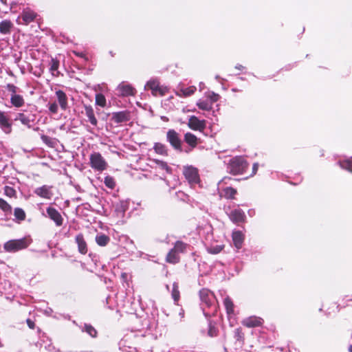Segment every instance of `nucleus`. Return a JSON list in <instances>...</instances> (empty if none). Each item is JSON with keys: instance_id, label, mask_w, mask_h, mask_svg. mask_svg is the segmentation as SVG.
Here are the masks:
<instances>
[{"instance_id": "nucleus-32", "label": "nucleus", "mask_w": 352, "mask_h": 352, "mask_svg": "<svg viewBox=\"0 0 352 352\" xmlns=\"http://www.w3.org/2000/svg\"><path fill=\"white\" fill-rule=\"evenodd\" d=\"M59 67V62L52 58L50 61V70L53 76H58L59 74V72L58 71Z\"/></svg>"}, {"instance_id": "nucleus-59", "label": "nucleus", "mask_w": 352, "mask_h": 352, "mask_svg": "<svg viewBox=\"0 0 352 352\" xmlns=\"http://www.w3.org/2000/svg\"><path fill=\"white\" fill-rule=\"evenodd\" d=\"M248 213H250V214H252V212L248 211Z\"/></svg>"}, {"instance_id": "nucleus-26", "label": "nucleus", "mask_w": 352, "mask_h": 352, "mask_svg": "<svg viewBox=\"0 0 352 352\" xmlns=\"http://www.w3.org/2000/svg\"><path fill=\"white\" fill-rule=\"evenodd\" d=\"M82 332H86L91 338H96L97 336V331L94 327L89 324H84L83 326H80Z\"/></svg>"}, {"instance_id": "nucleus-30", "label": "nucleus", "mask_w": 352, "mask_h": 352, "mask_svg": "<svg viewBox=\"0 0 352 352\" xmlns=\"http://www.w3.org/2000/svg\"><path fill=\"white\" fill-rule=\"evenodd\" d=\"M109 241H110L109 237L104 234H98L96 236V241L97 244L100 246L107 245L108 244V243L109 242Z\"/></svg>"}, {"instance_id": "nucleus-1", "label": "nucleus", "mask_w": 352, "mask_h": 352, "mask_svg": "<svg viewBox=\"0 0 352 352\" xmlns=\"http://www.w3.org/2000/svg\"><path fill=\"white\" fill-rule=\"evenodd\" d=\"M201 308L206 318H210L217 311V300L214 294L209 289L204 288L199 291Z\"/></svg>"}, {"instance_id": "nucleus-2", "label": "nucleus", "mask_w": 352, "mask_h": 352, "mask_svg": "<svg viewBox=\"0 0 352 352\" xmlns=\"http://www.w3.org/2000/svg\"><path fill=\"white\" fill-rule=\"evenodd\" d=\"M188 247V244L182 241H177L166 255V262L171 264L178 263L180 261V254L186 253Z\"/></svg>"}, {"instance_id": "nucleus-35", "label": "nucleus", "mask_w": 352, "mask_h": 352, "mask_svg": "<svg viewBox=\"0 0 352 352\" xmlns=\"http://www.w3.org/2000/svg\"><path fill=\"white\" fill-rule=\"evenodd\" d=\"M153 162L158 168L165 170L166 173H170L171 168L168 166L166 162L159 160H154Z\"/></svg>"}, {"instance_id": "nucleus-21", "label": "nucleus", "mask_w": 352, "mask_h": 352, "mask_svg": "<svg viewBox=\"0 0 352 352\" xmlns=\"http://www.w3.org/2000/svg\"><path fill=\"white\" fill-rule=\"evenodd\" d=\"M35 17L36 14L33 11L26 10L22 13L21 17H19V19H21L25 24H28L32 22Z\"/></svg>"}, {"instance_id": "nucleus-28", "label": "nucleus", "mask_w": 352, "mask_h": 352, "mask_svg": "<svg viewBox=\"0 0 352 352\" xmlns=\"http://www.w3.org/2000/svg\"><path fill=\"white\" fill-rule=\"evenodd\" d=\"M12 28V23L10 21L5 20L0 23V32L3 34L10 33Z\"/></svg>"}, {"instance_id": "nucleus-37", "label": "nucleus", "mask_w": 352, "mask_h": 352, "mask_svg": "<svg viewBox=\"0 0 352 352\" xmlns=\"http://www.w3.org/2000/svg\"><path fill=\"white\" fill-rule=\"evenodd\" d=\"M172 297L175 302H177L179 299V291L178 288V285L177 283H174L173 284V289L171 292Z\"/></svg>"}, {"instance_id": "nucleus-48", "label": "nucleus", "mask_w": 352, "mask_h": 352, "mask_svg": "<svg viewBox=\"0 0 352 352\" xmlns=\"http://www.w3.org/2000/svg\"><path fill=\"white\" fill-rule=\"evenodd\" d=\"M234 336L237 340H240L243 338V333L240 329H236L234 330Z\"/></svg>"}, {"instance_id": "nucleus-7", "label": "nucleus", "mask_w": 352, "mask_h": 352, "mask_svg": "<svg viewBox=\"0 0 352 352\" xmlns=\"http://www.w3.org/2000/svg\"><path fill=\"white\" fill-rule=\"evenodd\" d=\"M183 173L190 185L197 184L199 182V176L197 168L192 166H186L184 167Z\"/></svg>"}, {"instance_id": "nucleus-29", "label": "nucleus", "mask_w": 352, "mask_h": 352, "mask_svg": "<svg viewBox=\"0 0 352 352\" xmlns=\"http://www.w3.org/2000/svg\"><path fill=\"white\" fill-rule=\"evenodd\" d=\"M196 90V87L194 86L189 87L187 88H182L177 93V95L179 96H189L194 94Z\"/></svg>"}, {"instance_id": "nucleus-17", "label": "nucleus", "mask_w": 352, "mask_h": 352, "mask_svg": "<svg viewBox=\"0 0 352 352\" xmlns=\"http://www.w3.org/2000/svg\"><path fill=\"white\" fill-rule=\"evenodd\" d=\"M34 192L36 195L44 199H51L52 196L51 187L47 185L36 188Z\"/></svg>"}, {"instance_id": "nucleus-27", "label": "nucleus", "mask_w": 352, "mask_h": 352, "mask_svg": "<svg viewBox=\"0 0 352 352\" xmlns=\"http://www.w3.org/2000/svg\"><path fill=\"white\" fill-rule=\"evenodd\" d=\"M153 149L155 151L162 155H168V149L166 145L157 142L154 144Z\"/></svg>"}, {"instance_id": "nucleus-16", "label": "nucleus", "mask_w": 352, "mask_h": 352, "mask_svg": "<svg viewBox=\"0 0 352 352\" xmlns=\"http://www.w3.org/2000/svg\"><path fill=\"white\" fill-rule=\"evenodd\" d=\"M263 320L257 316H250L242 321V324L247 327H255L261 325Z\"/></svg>"}, {"instance_id": "nucleus-24", "label": "nucleus", "mask_w": 352, "mask_h": 352, "mask_svg": "<svg viewBox=\"0 0 352 352\" xmlns=\"http://www.w3.org/2000/svg\"><path fill=\"white\" fill-rule=\"evenodd\" d=\"M113 119L116 123H120L127 121L129 115L125 111H119L113 114Z\"/></svg>"}, {"instance_id": "nucleus-56", "label": "nucleus", "mask_w": 352, "mask_h": 352, "mask_svg": "<svg viewBox=\"0 0 352 352\" xmlns=\"http://www.w3.org/2000/svg\"><path fill=\"white\" fill-rule=\"evenodd\" d=\"M349 349L350 352H352V346H350Z\"/></svg>"}, {"instance_id": "nucleus-42", "label": "nucleus", "mask_w": 352, "mask_h": 352, "mask_svg": "<svg viewBox=\"0 0 352 352\" xmlns=\"http://www.w3.org/2000/svg\"><path fill=\"white\" fill-rule=\"evenodd\" d=\"M0 208L6 212H10L12 210V207L1 198H0Z\"/></svg>"}, {"instance_id": "nucleus-43", "label": "nucleus", "mask_w": 352, "mask_h": 352, "mask_svg": "<svg viewBox=\"0 0 352 352\" xmlns=\"http://www.w3.org/2000/svg\"><path fill=\"white\" fill-rule=\"evenodd\" d=\"M4 193L9 197H13L16 195V190L10 186H5L4 188Z\"/></svg>"}, {"instance_id": "nucleus-9", "label": "nucleus", "mask_w": 352, "mask_h": 352, "mask_svg": "<svg viewBox=\"0 0 352 352\" xmlns=\"http://www.w3.org/2000/svg\"><path fill=\"white\" fill-rule=\"evenodd\" d=\"M188 126L194 131H203L206 127V123L204 120H199L195 116H190Z\"/></svg>"}, {"instance_id": "nucleus-12", "label": "nucleus", "mask_w": 352, "mask_h": 352, "mask_svg": "<svg viewBox=\"0 0 352 352\" xmlns=\"http://www.w3.org/2000/svg\"><path fill=\"white\" fill-rule=\"evenodd\" d=\"M232 239L234 248L240 250L245 240V234L242 231L234 230L232 233Z\"/></svg>"}, {"instance_id": "nucleus-36", "label": "nucleus", "mask_w": 352, "mask_h": 352, "mask_svg": "<svg viewBox=\"0 0 352 352\" xmlns=\"http://www.w3.org/2000/svg\"><path fill=\"white\" fill-rule=\"evenodd\" d=\"M107 102L104 96L102 94H97L96 95V104L101 107L106 106Z\"/></svg>"}, {"instance_id": "nucleus-49", "label": "nucleus", "mask_w": 352, "mask_h": 352, "mask_svg": "<svg viewBox=\"0 0 352 352\" xmlns=\"http://www.w3.org/2000/svg\"><path fill=\"white\" fill-rule=\"evenodd\" d=\"M26 322H27V324L29 327V328H30L32 329H34L35 324H34V322L32 320L27 319Z\"/></svg>"}, {"instance_id": "nucleus-33", "label": "nucleus", "mask_w": 352, "mask_h": 352, "mask_svg": "<svg viewBox=\"0 0 352 352\" xmlns=\"http://www.w3.org/2000/svg\"><path fill=\"white\" fill-rule=\"evenodd\" d=\"M224 306L226 309L228 314H233L234 312V304L232 300L229 297H226L223 301Z\"/></svg>"}, {"instance_id": "nucleus-60", "label": "nucleus", "mask_w": 352, "mask_h": 352, "mask_svg": "<svg viewBox=\"0 0 352 352\" xmlns=\"http://www.w3.org/2000/svg\"><path fill=\"white\" fill-rule=\"evenodd\" d=\"M248 213H250V214H252V212L248 211Z\"/></svg>"}, {"instance_id": "nucleus-22", "label": "nucleus", "mask_w": 352, "mask_h": 352, "mask_svg": "<svg viewBox=\"0 0 352 352\" xmlns=\"http://www.w3.org/2000/svg\"><path fill=\"white\" fill-rule=\"evenodd\" d=\"M184 141L192 148H195L198 143V138L192 133L188 132L184 135Z\"/></svg>"}, {"instance_id": "nucleus-15", "label": "nucleus", "mask_w": 352, "mask_h": 352, "mask_svg": "<svg viewBox=\"0 0 352 352\" xmlns=\"http://www.w3.org/2000/svg\"><path fill=\"white\" fill-rule=\"evenodd\" d=\"M129 201L128 200H120L117 202L115 207V212L118 217H123L125 212L129 208Z\"/></svg>"}, {"instance_id": "nucleus-52", "label": "nucleus", "mask_w": 352, "mask_h": 352, "mask_svg": "<svg viewBox=\"0 0 352 352\" xmlns=\"http://www.w3.org/2000/svg\"><path fill=\"white\" fill-rule=\"evenodd\" d=\"M235 68L239 70H242L244 68V67L241 65L238 64L235 66Z\"/></svg>"}, {"instance_id": "nucleus-50", "label": "nucleus", "mask_w": 352, "mask_h": 352, "mask_svg": "<svg viewBox=\"0 0 352 352\" xmlns=\"http://www.w3.org/2000/svg\"><path fill=\"white\" fill-rule=\"evenodd\" d=\"M232 180V178L231 177H224L222 180H221L219 182V185H222L223 184H228V181H230Z\"/></svg>"}, {"instance_id": "nucleus-57", "label": "nucleus", "mask_w": 352, "mask_h": 352, "mask_svg": "<svg viewBox=\"0 0 352 352\" xmlns=\"http://www.w3.org/2000/svg\"><path fill=\"white\" fill-rule=\"evenodd\" d=\"M162 119L163 120H168L166 117H162Z\"/></svg>"}, {"instance_id": "nucleus-47", "label": "nucleus", "mask_w": 352, "mask_h": 352, "mask_svg": "<svg viewBox=\"0 0 352 352\" xmlns=\"http://www.w3.org/2000/svg\"><path fill=\"white\" fill-rule=\"evenodd\" d=\"M208 334L210 337H214L217 335V329L215 327L210 325Z\"/></svg>"}, {"instance_id": "nucleus-23", "label": "nucleus", "mask_w": 352, "mask_h": 352, "mask_svg": "<svg viewBox=\"0 0 352 352\" xmlns=\"http://www.w3.org/2000/svg\"><path fill=\"white\" fill-rule=\"evenodd\" d=\"M15 120H19L23 125L27 126L28 128H31V122L34 121V119L30 118L23 113L17 114Z\"/></svg>"}, {"instance_id": "nucleus-11", "label": "nucleus", "mask_w": 352, "mask_h": 352, "mask_svg": "<svg viewBox=\"0 0 352 352\" xmlns=\"http://www.w3.org/2000/svg\"><path fill=\"white\" fill-rule=\"evenodd\" d=\"M47 217L52 220L56 226L60 227L63 223V218L60 213L54 208L48 207L46 209Z\"/></svg>"}, {"instance_id": "nucleus-14", "label": "nucleus", "mask_w": 352, "mask_h": 352, "mask_svg": "<svg viewBox=\"0 0 352 352\" xmlns=\"http://www.w3.org/2000/svg\"><path fill=\"white\" fill-rule=\"evenodd\" d=\"M229 217L234 223H239L245 221V214L241 209L238 208L232 210L229 214Z\"/></svg>"}, {"instance_id": "nucleus-25", "label": "nucleus", "mask_w": 352, "mask_h": 352, "mask_svg": "<svg viewBox=\"0 0 352 352\" xmlns=\"http://www.w3.org/2000/svg\"><path fill=\"white\" fill-rule=\"evenodd\" d=\"M10 102L16 107H22L25 102L23 96L18 94H11Z\"/></svg>"}, {"instance_id": "nucleus-51", "label": "nucleus", "mask_w": 352, "mask_h": 352, "mask_svg": "<svg viewBox=\"0 0 352 352\" xmlns=\"http://www.w3.org/2000/svg\"><path fill=\"white\" fill-rule=\"evenodd\" d=\"M258 168V164L257 163H254L253 164V167H252V175H255L256 173Z\"/></svg>"}, {"instance_id": "nucleus-10", "label": "nucleus", "mask_w": 352, "mask_h": 352, "mask_svg": "<svg viewBox=\"0 0 352 352\" xmlns=\"http://www.w3.org/2000/svg\"><path fill=\"white\" fill-rule=\"evenodd\" d=\"M118 95L120 96H130L135 94V89L129 84L122 82L117 87Z\"/></svg>"}, {"instance_id": "nucleus-31", "label": "nucleus", "mask_w": 352, "mask_h": 352, "mask_svg": "<svg viewBox=\"0 0 352 352\" xmlns=\"http://www.w3.org/2000/svg\"><path fill=\"white\" fill-rule=\"evenodd\" d=\"M197 107L202 110L210 111L212 108V102H210L208 100H199L197 102Z\"/></svg>"}, {"instance_id": "nucleus-53", "label": "nucleus", "mask_w": 352, "mask_h": 352, "mask_svg": "<svg viewBox=\"0 0 352 352\" xmlns=\"http://www.w3.org/2000/svg\"><path fill=\"white\" fill-rule=\"evenodd\" d=\"M41 138H42L43 141L45 142H47V140H48V138L47 136H45V135H43L41 137Z\"/></svg>"}, {"instance_id": "nucleus-38", "label": "nucleus", "mask_w": 352, "mask_h": 352, "mask_svg": "<svg viewBox=\"0 0 352 352\" xmlns=\"http://www.w3.org/2000/svg\"><path fill=\"white\" fill-rule=\"evenodd\" d=\"M14 215L19 221H23L25 218V213L24 210L20 208H16L14 209Z\"/></svg>"}, {"instance_id": "nucleus-54", "label": "nucleus", "mask_w": 352, "mask_h": 352, "mask_svg": "<svg viewBox=\"0 0 352 352\" xmlns=\"http://www.w3.org/2000/svg\"><path fill=\"white\" fill-rule=\"evenodd\" d=\"M75 54L78 56H80V57H83L84 54L82 52H75Z\"/></svg>"}, {"instance_id": "nucleus-3", "label": "nucleus", "mask_w": 352, "mask_h": 352, "mask_svg": "<svg viewBox=\"0 0 352 352\" xmlns=\"http://www.w3.org/2000/svg\"><path fill=\"white\" fill-rule=\"evenodd\" d=\"M32 243L30 236H25L19 239H12L6 242L3 248L8 252H16L27 248Z\"/></svg>"}, {"instance_id": "nucleus-20", "label": "nucleus", "mask_w": 352, "mask_h": 352, "mask_svg": "<svg viewBox=\"0 0 352 352\" xmlns=\"http://www.w3.org/2000/svg\"><path fill=\"white\" fill-rule=\"evenodd\" d=\"M85 115L87 117L90 123L96 126L98 124V120L94 115V111L91 106H85Z\"/></svg>"}, {"instance_id": "nucleus-45", "label": "nucleus", "mask_w": 352, "mask_h": 352, "mask_svg": "<svg viewBox=\"0 0 352 352\" xmlns=\"http://www.w3.org/2000/svg\"><path fill=\"white\" fill-rule=\"evenodd\" d=\"M49 110L52 113H56L58 110V104L56 102L49 103L48 104Z\"/></svg>"}, {"instance_id": "nucleus-40", "label": "nucleus", "mask_w": 352, "mask_h": 352, "mask_svg": "<svg viewBox=\"0 0 352 352\" xmlns=\"http://www.w3.org/2000/svg\"><path fill=\"white\" fill-rule=\"evenodd\" d=\"M104 183L110 189L114 188L116 186L115 181L112 177L107 176L104 177Z\"/></svg>"}, {"instance_id": "nucleus-4", "label": "nucleus", "mask_w": 352, "mask_h": 352, "mask_svg": "<svg viewBox=\"0 0 352 352\" xmlns=\"http://www.w3.org/2000/svg\"><path fill=\"white\" fill-rule=\"evenodd\" d=\"M248 168V163L241 156H236L232 158L228 166L229 171L234 174H243Z\"/></svg>"}, {"instance_id": "nucleus-8", "label": "nucleus", "mask_w": 352, "mask_h": 352, "mask_svg": "<svg viewBox=\"0 0 352 352\" xmlns=\"http://www.w3.org/2000/svg\"><path fill=\"white\" fill-rule=\"evenodd\" d=\"M166 140L174 149L182 151V140L179 134L174 129H169L166 133Z\"/></svg>"}, {"instance_id": "nucleus-18", "label": "nucleus", "mask_w": 352, "mask_h": 352, "mask_svg": "<svg viewBox=\"0 0 352 352\" xmlns=\"http://www.w3.org/2000/svg\"><path fill=\"white\" fill-rule=\"evenodd\" d=\"M76 243L78 245V252L82 254H87V245L82 234H78V235H76Z\"/></svg>"}, {"instance_id": "nucleus-13", "label": "nucleus", "mask_w": 352, "mask_h": 352, "mask_svg": "<svg viewBox=\"0 0 352 352\" xmlns=\"http://www.w3.org/2000/svg\"><path fill=\"white\" fill-rule=\"evenodd\" d=\"M0 128L6 134L12 131V123L6 113L1 111H0Z\"/></svg>"}, {"instance_id": "nucleus-5", "label": "nucleus", "mask_w": 352, "mask_h": 352, "mask_svg": "<svg viewBox=\"0 0 352 352\" xmlns=\"http://www.w3.org/2000/svg\"><path fill=\"white\" fill-rule=\"evenodd\" d=\"M89 164L94 170L99 172L106 170L108 166L107 162L98 152H94L90 155Z\"/></svg>"}, {"instance_id": "nucleus-55", "label": "nucleus", "mask_w": 352, "mask_h": 352, "mask_svg": "<svg viewBox=\"0 0 352 352\" xmlns=\"http://www.w3.org/2000/svg\"><path fill=\"white\" fill-rule=\"evenodd\" d=\"M179 316H181V318H183L184 316V310L181 309L180 312H179Z\"/></svg>"}, {"instance_id": "nucleus-41", "label": "nucleus", "mask_w": 352, "mask_h": 352, "mask_svg": "<svg viewBox=\"0 0 352 352\" xmlns=\"http://www.w3.org/2000/svg\"><path fill=\"white\" fill-rule=\"evenodd\" d=\"M223 246L221 245H217L214 246H211L208 248V252L212 254H217L221 252Z\"/></svg>"}, {"instance_id": "nucleus-19", "label": "nucleus", "mask_w": 352, "mask_h": 352, "mask_svg": "<svg viewBox=\"0 0 352 352\" xmlns=\"http://www.w3.org/2000/svg\"><path fill=\"white\" fill-rule=\"evenodd\" d=\"M56 96L58 100V102L60 104V108L63 110H66L68 104H67V97L65 92L61 90H58L56 91Z\"/></svg>"}, {"instance_id": "nucleus-39", "label": "nucleus", "mask_w": 352, "mask_h": 352, "mask_svg": "<svg viewBox=\"0 0 352 352\" xmlns=\"http://www.w3.org/2000/svg\"><path fill=\"white\" fill-rule=\"evenodd\" d=\"M223 192L224 196L228 199L233 198L235 194L236 193V190L231 187H226V188H224Z\"/></svg>"}, {"instance_id": "nucleus-6", "label": "nucleus", "mask_w": 352, "mask_h": 352, "mask_svg": "<svg viewBox=\"0 0 352 352\" xmlns=\"http://www.w3.org/2000/svg\"><path fill=\"white\" fill-rule=\"evenodd\" d=\"M145 89H150L154 96H164L168 92V88L166 86L160 85L157 79H151L145 87Z\"/></svg>"}, {"instance_id": "nucleus-44", "label": "nucleus", "mask_w": 352, "mask_h": 352, "mask_svg": "<svg viewBox=\"0 0 352 352\" xmlns=\"http://www.w3.org/2000/svg\"><path fill=\"white\" fill-rule=\"evenodd\" d=\"M208 98H209V102H212V104H213L214 102L219 99L220 96L219 94L212 91L208 93Z\"/></svg>"}, {"instance_id": "nucleus-34", "label": "nucleus", "mask_w": 352, "mask_h": 352, "mask_svg": "<svg viewBox=\"0 0 352 352\" xmlns=\"http://www.w3.org/2000/svg\"><path fill=\"white\" fill-rule=\"evenodd\" d=\"M340 166L345 170H347L348 171L352 173V160L351 159H346L343 161H340L338 162Z\"/></svg>"}, {"instance_id": "nucleus-58", "label": "nucleus", "mask_w": 352, "mask_h": 352, "mask_svg": "<svg viewBox=\"0 0 352 352\" xmlns=\"http://www.w3.org/2000/svg\"><path fill=\"white\" fill-rule=\"evenodd\" d=\"M224 351H225L226 352H228V351H227V348H226V347H224Z\"/></svg>"}, {"instance_id": "nucleus-46", "label": "nucleus", "mask_w": 352, "mask_h": 352, "mask_svg": "<svg viewBox=\"0 0 352 352\" xmlns=\"http://www.w3.org/2000/svg\"><path fill=\"white\" fill-rule=\"evenodd\" d=\"M6 89L9 92H11L12 94H16V93L18 89V88L12 84H8Z\"/></svg>"}]
</instances>
